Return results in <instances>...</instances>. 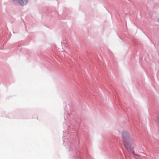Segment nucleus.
I'll return each instance as SVG.
<instances>
[{"label": "nucleus", "instance_id": "nucleus-3", "mask_svg": "<svg viewBox=\"0 0 159 159\" xmlns=\"http://www.w3.org/2000/svg\"><path fill=\"white\" fill-rule=\"evenodd\" d=\"M17 2L21 6L25 5L27 2V0H17Z\"/></svg>", "mask_w": 159, "mask_h": 159}, {"label": "nucleus", "instance_id": "nucleus-1", "mask_svg": "<svg viewBox=\"0 0 159 159\" xmlns=\"http://www.w3.org/2000/svg\"><path fill=\"white\" fill-rule=\"evenodd\" d=\"M122 139L126 149L129 152H131L134 155L138 156L134 153V152L131 147L135 141L134 137L127 131H123Z\"/></svg>", "mask_w": 159, "mask_h": 159}, {"label": "nucleus", "instance_id": "nucleus-2", "mask_svg": "<svg viewBox=\"0 0 159 159\" xmlns=\"http://www.w3.org/2000/svg\"><path fill=\"white\" fill-rule=\"evenodd\" d=\"M122 139L126 149L129 152H131L134 155L138 156L134 153V152L131 147L135 141L134 137L127 131H123Z\"/></svg>", "mask_w": 159, "mask_h": 159}]
</instances>
